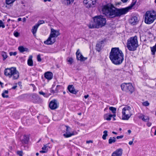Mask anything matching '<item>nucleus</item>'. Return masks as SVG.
I'll return each instance as SVG.
<instances>
[{
    "label": "nucleus",
    "instance_id": "42",
    "mask_svg": "<svg viewBox=\"0 0 156 156\" xmlns=\"http://www.w3.org/2000/svg\"><path fill=\"white\" fill-rule=\"evenodd\" d=\"M143 105L145 106H148L149 105V104L147 101L144 102L143 103Z\"/></svg>",
    "mask_w": 156,
    "mask_h": 156
},
{
    "label": "nucleus",
    "instance_id": "53",
    "mask_svg": "<svg viewBox=\"0 0 156 156\" xmlns=\"http://www.w3.org/2000/svg\"><path fill=\"white\" fill-rule=\"evenodd\" d=\"M89 97V95H85L84 96V98H85V99H86L87 98H88V97Z\"/></svg>",
    "mask_w": 156,
    "mask_h": 156
},
{
    "label": "nucleus",
    "instance_id": "60",
    "mask_svg": "<svg viewBox=\"0 0 156 156\" xmlns=\"http://www.w3.org/2000/svg\"><path fill=\"white\" fill-rule=\"evenodd\" d=\"M128 132L129 133H130L131 132L130 130H128Z\"/></svg>",
    "mask_w": 156,
    "mask_h": 156
},
{
    "label": "nucleus",
    "instance_id": "36",
    "mask_svg": "<svg viewBox=\"0 0 156 156\" xmlns=\"http://www.w3.org/2000/svg\"><path fill=\"white\" fill-rule=\"evenodd\" d=\"M136 3V1H135L134 2H133L132 3L130 6L127 7L129 8V10L131 9L132 7Z\"/></svg>",
    "mask_w": 156,
    "mask_h": 156
},
{
    "label": "nucleus",
    "instance_id": "14",
    "mask_svg": "<svg viewBox=\"0 0 156 156\" xmlns=\"http://www.w3.org/2000/svg\"><path fill=\"white\" fill-rule=\"evenodd\" d=\"M68 89L70 92L73 94H76L78 90H76L73 85H69L68 87Z\"/></svg>",
    "mask_w": 156,
    "mask_h": 156
},
{
    "label": "nucleus",
    "instance_id": "30",
    "mask_svg": "<svg viewBox=\"0 0 156 156\" xmlns=\"http://www.w3.org/2000/svg\"><path fill=\"white\" fill-rule=\"evenodd\" d=\"M108 131L107 130H105L103 132L104 134L103 135L102 138L103 140L106 139V137L108 136Z\"/></svg>",
    "mask_w": 156,
    "mask_h": 156
},
{
    "label": "nucleus",
    "instance_id": "62",
    "mask_svg": "<svg viewBox=\"0 0 156 156\" xmlns=\"http://www.w3.org/2000/svg\"><path fill=\"white\" fill-rule=\"evenodd\" d=\"M36 154L37 156H38L39 155V153H37Z\"/></svg>",
    "mask_w": 156,
    "mask_h": 156
},
{
    "label": "nucleus",
    "instance_id": "4",
    "mask_svg": "<svg viewBox=\"0 0 156 156\" xmlns=\"http://www.w3.org/2000/svg\"><path fill=\"white\" fill-rule=\"evenodd\" d=\"M4 74L6 76L9 78L12 77L13 80L18 79L19 76V73L15 67L5 69Z\"/></svg>",
    "mask_w": 156,
    "mask_h": 156
},
{
    "label": "nucleus",
    "instance_id": "51",
    "mask_svg": "<svg viewBox=\"0 0 156 156\" xmlns=\"http://www.w3.org/2000/svg\"><path fill=\"white\" fill-rule=\"evenodd\" d=\"M23 22H25L26 20V18L25 17L23 18Z\"/></svg>",
    "mask_w": 156,
    "mask_h": 156
},
{
    "label": "nucleus",
    "instance_id": "46",
    "mask_svg": "<svg viewBox=\"0 0 156 156\" xmlns=\"http://www.w3.org/2000/svg\"><path fill=\"white\" fill-rule=\"evenodd\" d=\"M40 153H45L46 152V151L43 150H42V151H40Z\"/></svg>",
    "mask_w": 156,
    "mask_h": 156
},
{
    "label": "nucleus",
    "instance_id": "38",
    "mask_svg": "<svg viewBox=\"0 0 156 156\" xmlns=\"http://www.w3.org/2000/svg\"><path fill=\"white\" fill-rule=\"evenodd\" d=\"M37 59L38 62H40L41 61L40 55H38L37 56Z\"/></svg>",
    "mask_w": 156,
    "mask_h": 156
},
{
    "label": "nucleus",
    "instance_id": "45",
    "mask_svg": "<svg viewBox=\"0 0 156 156\" xmlns=\"http://www.w3.org/2000/svg\"><path fill=\"white\" fill-rule=\"evenodd\" d=\"M133 140H134V139H133L132 141H130L129 143V144L130 145H132L133 144Z\"/></svg>",
    "mask_w": 156,
    "mask_h": 156
},
{
    "label": "nucleus",
    "instance_id": "48",
    "mask_svg": "<svg viewBox=\"0 0 156 156\" xmlns=\"http://www.w3.org/2000/svg\"><path fill=\"white\" fill-rule=\"evenodd\" d=\"M147 125L148 126L150 127L151 126V122H149L147 123Z\"/></svg>",
    "mask_w": 156,
    "mask_h": 156
},
{
    "label": "nucleus",
    "instance_id": "25",
    "mask_svg": "<svg viewBox=\"0 0 156 156\" xmlns=\"http://www.w3.org/2000/svg\"><path fill=\"white\" fill-rule=\"evenodd\" d=\"M116 141V138L113 137H110L108 140V143L109 144H112V143H115Z\"/></svg>",
    "mask_w": 156,
    "mask_h": 156
},
{
    "label": "nucleus",
    "instance_id": "23",
    "mask_svg": "<svg viewBox=\"0 0 156 156\" xmlns=\"http://www.w3.org/2000/svg\"><path fill=\"white\" fill-rule=\"evenodd\" d=\"M111 114L108 113L105 114L104 115V119L105 120L110 121L111 120Z\"/></svg>",
    "mask_w": 156,
    "mask_h": 156
},
{
    "label": "nucleus",
    "instance_id": "56",
    "mask_svg": "<svg viewBox=\"0 0 156 156\" xmlns=\"http://www.w3.org/2000/svg\"><path fill=\"white\" fill-rule=\"evenodd\" d=\"M3 84V83H2V82H1V81H0V85H1L2 87H2Z\"/></svg>",
    "mask_w": 156,
    "mask_h": 156
},
{
    "label": "nucleus",
    "instance_id": "12",
    "mask_svg": "<svg viewBox=\"0 0 156 156\" xmlns=\"http://www.w3.org/2000/svg\"><path fill=\"white\" fill-rule=\"evenodd\" d=\"M63 127L64 128H66V133L63 134L64 136L66 138L69 137L74 135V134L73 133H71L69 132V129H70L69 126H63Z\"/></svg>",
    "mask_w": 156,
    "mask_h": 156
},
{
    "label": "nucleus",
    "instance_id": "58",
    "mask_svg": "<svg viewBox=\"0 0 156 156\" xmlns=\"http://www.w3.org/2000/svg\"><path fill=\"white\" fill-rule=\"evenodd\" d=\"M44 2H46V1L50 2L51 0H44Z\"/></svg>",
    "mask_w": 156,
    "mask_h": 156
},
{
    "label": "nucleus",
    "instance_id": "22",
    "mask_svg": "<svg viewBox=\"0 0 156 156\" xmlns=\"http://www.w3.org/2000/svg\"><path fill=\"white\" fill-rule=\"evenodd\" d=\"M29 140V138L26 135H24L23 137V139L21 140V141L23 144H27Z\"/></svg>",
    "mask_w": 156,
    "mask_h": 156
},
{
    "label": "nucleus",
    "instance_id": "27",
    "mask_svg": "<svg viewBox=\"0 0 156 156\" xmlns=\"http://www.w3.org/2000/svg\"><path fill=\"white\" fill-rule=\"evenodd\" d=\"M151 49L152 54L153 55H155V52L156 51V44L153 47H151Z\"/></svg>",
    "mask_w": 156,
    "mask_h": 156
},
{
    "label": "nucleus",
    "instance_id": "55",
    "mask_svg": "<svg viewBox=\"0 0 156 156\" xmlns=\"http://www.w3.org/2000/svg\"><path fill=\"white\" fill-rule=\"evenodd\" d=\"M123 2H126L128 0H121Z\"/></svg>",
    "mask_w": 156,
    "mask_h": 156
},
{
    "label": "nucleus",
    "instance_id": "47",
    "mask_svg": "<svg viewBox=\"0 0 156 156\" xmlns=\"http://www.w3.org/2000/svg\"><path fill=\"white\" fill-rule=\"evenodd\" d=\"M93 143V141L91 140H87L86 141V143L87 144H89L90 143Z\"/></svg>",
    "mask_w": 156,
    "mask_h": 156
},
{
    "label": "nucleus",
    "instance_id": "11",
    "mask_svg": "<svg viewBox=\"0 0 156 156\" xmlns=\"http://www.w3.org/2000/svg\"><path fill=\"white\" fill-rule=\"evenodd\" d=\"M76 58L78 60H80L81 61H84L86 60L87 58H85L83 57L82 55L80 52L79 49H78L76 53Z\"/></svg>",
    "mask_w": 156,
    "mask_h": 156
},
{
    "label": "nucleus",
    "instance_id": "26",
    "mask_svg": "<svg viewBox=\"0 0 156 156\" xmlns=\"http://www.w3.org/2000/svg\"><path fill=\"white\" fill-rule=\"evenodd\" d=\"M103 41H101V42H99L96 45V49L98 51H99L101 49V44H102V42Z\"/></svg>",
    "mask_w": 156,
    "mask_h": 156
},
{
    "label": "nucleus",
    "instance_id": "17",
    "mask_svg": "<svg viewBox=\"0 0 156 156\" xmlns=\"http://www.w3.org/2000/svg\"><path fill=\"white\" fill-rule=\"evenodd\" d=\"M138 21V18L136 16H134L131 17L129 20V23L131 24H134Z\"/></svg>",
    "mask_w": 156,
    "mask_h": 156
},
{
    "label": "nucleus",
    "instance_id": "2",
    "mask_svg": "<svg viewBox=\"0 0 156 156\" xmlns=\"http://www.w3.org/2000/svg\"><path fill=\"white\" fill-rule=\"evenodd\" d=\"M109 58L113 63L116 65L121 64L123 60V54L119 48H112L110 53Z\"/></svg>",
    "mask_w": 156,
    "mask_h": 156
},
{
    "label": "nucleus",
    "instance_id": "20",
    "mask_svg": "<svg viewBox=\"0 0 156 156\" xmlns=\"http://www.w3.org/2000/svg\"><path fill=\"white\" fill-rule=\"evenodd\" d=\"M38 27L36 24L33 26L31 29V32H32L33 35L34 36H36V33L37 32V29Z\"/></svg>",
    "mask_w": 156,
    "mask_h": 156
},
{
    "label": "nucleus",
    "instance_id": "24",
    "mask_svg": "<svg viewBox=\"0 0 156 156\" xmlns=\"http://www.w3.org/2000/svg\"><path fill=\"white\" fill-rule=\"evenodd\" d=\"M18 49L21 52L24 51H28V49L27 48H24L23 46H20L18 47Z\"/></svg>",
    "mask_w": 156,
    "mask_h": 156
},
{
    "label": "nucleus",
    "instance_id": "64",
    "mask_svg": "<svg viewBox=\"0 0 156 156\" xmlns=\"http://www.w3.org/2000/svg\"><path fill=\"white\" fill-rule=\"evenodd\" d=\"M10 20H11L10 19H8L7 20L8 22H9Z\"/></svg>",
    "mask_w": 156,
    "mask_h": 156
},
{
    "label": "nucleus",
    "instance_id": "13",
    "mask_svg": "<svg viewBox=\"0 0 156 156\" xmlns=\"http://www.w3.org/2000/svg\"><path fill=\"white\" fill-rule=\"evenodd\" d=\"M122 149L119 148L116 150L112 154V156H121L122 153Z\"/></svg>",
    "mask_w": 156,
    "mask_h": 156
},
{
    "label": "nucleus",
    "instance_id": "7",
    "mask_svg": "<svg viewBox=\"0 0 156 156\" xmlns=\"http://www.w3.org/2000/svg\"><path fill=\"white\" fill-rule=\"evenodd\" d=\"M122 119L128 120L133 115V111L131 107L126 106L122 108Z\"/></svg>",
    "mask_w": 156,
    "mask_h": 156
},
{
    "label": "nucleus",
    "instance_id": "61",
    "mask_svg": "<svg viewBox=\"0 0 156 156\" xmlns=\"http://www.w3.org/2000/svg\"><path fill=\"white\" fill-rule=\"evenodd\" d=\"M60 87V85H57L56 86V89H57V88H58V87Z\"/></svg>",
    "mask_w": 156,
    "mask_h": 156
},
{
    "label": "nucleus",
    "instance_id": "1",
    "mask_svg": "<svg viewBox=\"0 0 156 156\" xmlns=\"http://www.w3.org/2000/svg\"><path fill=\"white\" fill-rule=\"evenodd\" d=\"M129 11V7L116 9L113 5L108 4L104 5L102 9L103 13L109 18L120 16L126 14Z\"/></svg>",
    "mask_w": 156,
    "mask_h": 156
},
{
    "label": "nucleus",
    "instance_id": "10",
    "mask_svg": "<svg viewBox=\"0 0 156 156\" xmlns=\"http://www.w3.org/2000/svg\"><path fill=\"white\" fill-rule=\"evenodd\" d=\"M49 106L52 110L56 109L58 107L57 101L56 100H53L51 101L49 103Z\"/></svg>",
    "mask_w": 156,
    "mask_h": 156
},
{
    "label": "nucleus",
    "instance_id": "63",
    "mask_svg": "<svg viewBox=\"0 0 156 156\" xmlns=\"http://www.w3.org/2000/svg\"><path fill=\"white\" fill-rule=\"evenodd\" d=\"M78 114L79 115H81V113L80 112V113H78Z\"/></svg>",
    "mask_w": 156,
    "mask_h": 156
},
{
    "label": "nucleus",
    "instance_id": "52",
    "mask_svg": "<svg viewBox=\"0 0 156 156\" xmlns=\"http://www.w3.org/2000/svg\"><path fill=\"white\" fill-rule=\"evenodd\" d=\"M17 87V86L16 85L15 86H13L12 87V89H15Z\"/></svg>",
    "mask_w": 156,
    "mask_h": 156
},
{
    "label": "nucleus",
    "instance_id": "3",
    "mask_svg": "<svg viewBox=\"0 0 156 156\" xmlns=\"http://www.w3.org/2000/svg\"><path fill=\"white\" fill-rule=\"evenodd\" d=\"M106 22V19L102 16H96L94 18V23H90L88 26L90 29L101 28L105 25Z\"/></svg>",
    "mask_w": 156,
    "mask_h": 156
},
{
    "label": "nucleus",
    "instance_id": "44",
    "mask_svg": "<svg viewBox=\"0 0 156 156\" xmlns=\"http://www.w3.org/2000/svg\"><path fill=\"white\" fill-rule=\"evenodd\" d=\"M123 137V136H117L116 138L117 139H119L122 138Z\"/></svg>",
    "mask_w": 156,
    "mask_h": 156
},
{
    "label": "nucleus",
    "instance_id": "40",
    "mask_svg": "<svg viewBox=\"0 0 156 156\" xmlns=\"http://www.w3.org/2000/svg\"><path fill=\"white\" fill-rule=\"evenodd\" d=\"M5 25H4L2 22L1 20H0V27H2L3 28H4Z\"/></svg>",
    "mask_w": 156,
    "mask_h": 156
},
{
    "label": "nucleus",
    "instance_id": "21",
    "mask_svg": "<svg viewBox=\"0 0 156 156\" xmlns=\"http://www.w3.org/2000/svg\"><path fill=\"white\" fill-rule=\"evenodd\" d=\"M32 56L30 55L27 60V64L28 66H33V61L32 59Z\"/></svg>",
    "mask_w": 156,
    "mask_h": 156
},
{
    "label": "nucleus",
    "instance_id": "5",
    "mask_svg": "<svg viewBox=\"0 0 156 156\" xmlns=\"http://www.w3.org/2000/svg\"><path fill=\"white\" fill-rule=\"evenodd\" d=\"M137 37L135 36L129 38L127 41L126 47L129 50L134 51L138 47Z\"/></svg>",
    "mask_w": 156,
    "mask_h": 156
},
{
    "label": "nucleus",
    "instance_id": "6",
    "mask_svg": "<svg viewBox=\"0 0 156 156\" xmlns=\"http://www.w3.org/2000/svg\"><path fill=\"white\" fill-rule=\"evenodd\" d=\"M60 34L59 30L51 28L49 37L46 41L44 42V43L47 45L53 44L55 42L56 38Z\"/></svg>",
    "mask_w": 156,
    "mask_h": 156
},
{
    "label": "nucleus",
    "instance_id": "16",
    "mask_svg": "<svg viewBox=\"0 0 156 156\" xmlns=\"http://www.w3.org/2000/svg\"><path fill=\"white\" fill-rule=\"evenodd\" d=\"M44 77L48 80H50L52 78L53 74L51 72H48L45 73Z\"/></svg>",
    "mask_w": 156,
    "mask_h": 156
},
{
    "label": "nucleus",
    "instance_id": "43",
    "mask_svg": "<svg viewBox=\"0 0 156 156\" xmlns=\"http://www.w3.org/2000/svg\"><path fill=\"white\" fill-rule=\"evenodd\" d=\"M17 153V154L20 156H22L23 152L22 151H18Z\"/></svg>",
    "mask_w": 156,
    "mask_h": 156
},
{
    "label": "nucleus",
    "instance_id": "19",
    "mask_svg": "<svg viewBox=\"0 0 156 156\" xmlns=\"http://www.w3.org/2000/svg\"><path fill=\"white\" fill-rule=\"evenodd\" d=\"M33 102L34 103H37L41 99L39 96L36 94H33L32 95Z\"/></svg>",
    "mask_w": 156,
    "mask_h": 156
},
{
    "label": "nucleus",
    "instance_id": "18",
    "mask_svg": "<svg viewBox=\"0 0 156 156\" xmlns=\"http://www.w3.org/2000/svg\"><path fill=\"white\" fill-rule=\"evenodd\" d=\"M140 119H141L144 122H147L149 120L148 117L145 116L143 114H140L138 116Z\"/></svg>",
    "mask_w": 156,
    "mask_h": 156
},
{
    "label": "nucleus",
    "instance_id": "8",
    "mask_svg": "<svg viewBox=\"0 0 156 156\" xmlns=\"http://www.w3.org/2000/svg\"><path fill=\"white\" fill-rule=\"evenodd\" d=\"M156 19V12L154 11L147 12L145 14L144 22L147 24L153 23Z\"/></svg>",
    "mask_w": 156,
    "mask_h": 156
},
{
    "label": "nucleus",
    "instance_id": "50",
    "mask_svg": "<svg viewBox=\"0 0 156 156\" xmlns=\"http://www.w3.org/2000/svg\"><path fill=\"white\" fill-rule=\"evenodd\" d=\"M111 115H112L111 118L112 117H115L116 116V115H115V114H114L113 115L111 114Z\"/></svg>",
    "mask_w": 156,
    "mask_h": 156
},
{
    "label": "nucleus",
    "instance_id": "49",
    "mask_svg": "<svg viewBox=\"0 0 156 156\" xmlns=\"http://www.w3.org/2000/svg\"><path fill=\"white\" fill-rule=\"evenodd\" d=\"M58 91V90L57 89H56L55 91L54 90H51L52 92L53 93H55V92H57Z\"/></svg>",
    "mask_w": 156,
    "mask_h": 156
},
{
    "label": "nucleus",
    "instance_id": "32",
    "mask_svg": "<svg viewBox=\"0 0 156 156\" xmlns=\"http://www.w3.org/2000/svg\"><path fill=\"white\" fill-rule=\"evenodd\" d=\"M8 93V91L7 90H5L2 94V96L4 98H7L8 97V96L7 95H5V94H7Z\"/></svg>",
    "mask_w": 156,
    "mask_h": 156
},
{
    "label": "nucleus",
    "instance_id": "34",
    "mask_svg": "<svg viewBox=\"0 0 156 156\" xmlns=\"http://www.w3.org/2000/svg\"><path fill=\"white\" fill-rule=\"evenodd\" d=\"M44 23V21L43 20H40L38 21V23H36V24L37 25L38 27L41 24Z\"/></svg>",
    "mask_w": 156,
    "mask_h": 156
},
{
    "label": "nucleus",
    "instance_id": "15",
    "mask_svg": "<svg viewBox=\"0 0 156 156\" xmlns=\"http://www.w3.org/2000/svg\"><path fill=\"white\" fill-rule=\"evenodd\" d=\"M63 4L66 5H69L72 4L74 0H60Z\"/></svg>",
    "mask_w": 156,
    "mask_h": 156
},
{
    "label": "nucleus",
    "instance_id": "28",
    "mask_svg": "<svg viewBox=\"0 0 156 156\" xmlns=\"http://www.w3.org/2000/svg\"><path fill=\"white\" fill-rule=\"evenodd\" d=\"M109 109L111 110L113 114H115L116 113V108L113 107H111L109 108Z\"/></svg>",
    "mask_w": 156,
    "mask_h": 156
},
{
    "label": "nucleus",
    "instance_id": "41",
    "mask_svg": "<svg viewBox=\"0 0 156 156\" xmlns=\"http://www.w3.org/2000/svg\"><path fill=\"white\" fill-rule=\"evenodd\" d=\"M17 54V53L16 52H9V55L10 56H12V55H13L14 56L16 55Z\"/></svg>",
    "mask_w": 156,
    "mask_h": 156
},
{
    "label": "nucleus",
    "instance_id": "35",
    "mask_svg": "<svg viewBox=\"0 0 156 156\" xmlns=\"http://www.w3.org/2000/svg\"><path fill=\"white\" fill-rule=\"evenodd\" d=\"M67 61L69 64H71L73 62V60L72 58H68L67 59Z\"/></svg>",
    "mask_w": 156,
    "mask_h": 156
},
{
    "label": "nucleus",
    "instance_id": "37",
    "mask_svg": "<svg viewBox=\"0 0 156 156\" xmlns=\"http://www.w3.org/2000/svg\"><path fill=\"white\" fill-rule=\"evenodd\" d=\"M42 149L43 150L46 151V152L48 150V148L46 146V145H44V146L42 147Z\"/></svg>",
    "mask_w": 156,
    "mask_h": 156
},
{
    "label": "nucleus",
    "instance_id": "39",
    "mask_svg": "<svg viewBox=\"0 0 156 156\" xmlns=\"http://www.w3.org/2000/svg\"><path fill=\"white\" fill-rule=\"evenodd\" d=\"M19 35L20 34L18 32H14V36L16 37H18Z\"/></svg>",
    "mask_w": 156,
    "mask_h": 156
},
{
    "label": "nucleus",
    "instance_id": "9",
    "mask_svg": "<svg viewBox=\"0 0 156 156\" xmlns=\"http://www.w3.org/2000/svg\"><path fill=\"white\" fill-rule=\"evenodd\" d=\"M122 89L126 92L132 93L134 91V88L130 83H123L121 86Z\"/></svg>",
    "mask_w": 156,
    "mask_h": 156
},
{
    "label": "nucleus",
    "instance_id": "57",
    "mask_svg": "<svg viewBox=\"0 0 156 156\" xmlns=\"http://www.w3.org/2000/svg\"><path fill=\"white\" fill-rule=\"evenodd\" d=\"M31 85L33 87V88H35V86L34 84H31Z\"/></svg>",
    "mask_w": 156,
    "mask_h": 156
},
{
    "label": "nucleus",
    "instance_id": "33",
    "mask_svg": "<svg viewBox=\"0 0 156 156\" xmlns=\"http://www.w3.org/2000/svg\"><path fill=\"white\" fill-rule=\"evenodd\" d=\"M39 93L40 94L43 95L45 97L47 98L48 97V95L47 94H46V93L43 92L42 91H39Z\"/></svg>",
    "mask_w": 156,
    "mask_h": 156
},
{
    "label": "nucleus",
    "instance_id": "54",
    "mask_svg": "<svg viewBox=\"0 0 156 156\" xmlns=\"http://www.w3.org/2000/svg\"><path fill=\"white\" fill-rule=\"evenodd\" d=\"M21 18H19L18 19V21H21Z\"/></svg>",
    "mask_w": 156,
    "mask_h": 156
},
{
    "label": "nucleus",
    "instance_id": "29",
    "mask_svg": "<svg viewBox=\"0 0 156 156\" xmlns=\"http://www.w3.org/2000/svg\"><path fill=\"white\" fill-rule=\"evenodd\" d=\"M2 55L3 57V60H5L8 57L6 53L4 51L2 52Z\"/></svg>",
    "mask_w": 156,
    "mask_h": 156
},
{
    "label": "nucleus",
    "instance_id": "31",
    "mask_svg": "<svg viewBox=\"0 0 156 156\" xmlns=\"http://www.w3.org/2000/svg\"><path fill=\"white\" fill-rule=\"evenodd\" d=\"M16 0H5V3L7 5L13 3Z\"/></svg>",
    "mask_w": 156,
    "mask_h": 156
},
{
    "label": "nucleus",
    "instance_id": "59",
    "mask_svg": "<svg viewBox=\"0 0 156 156\" xmlns=\"http://www.w3.org/2000/svg\"><path fill=\"white\" fill-rule=\"evenodd\" d=\"M112 133L113 134H117V133L115 132H114V131H113V132H112Z\"/></svg>",
    "mask_w": 156,
    "mask_h": 156
}]
</instances>
